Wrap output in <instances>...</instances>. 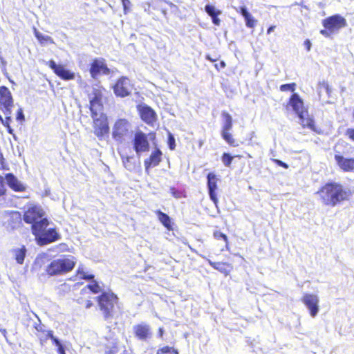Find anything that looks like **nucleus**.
Listing matches in <instances>:
<instances>
[{
    "mask_svg": "<svg viewBox=\"0 0 354 354\" xmlns=\"http://www.w3.org/2000/svg\"><path fill=\"white\" fill-rule=\"evenodd\" d=\"M320 196L322 203L328 206L335 207L349 200L352 195L351 189L339 183L328 181L316 193Z\"/></svg>",
    "mask_w": 354,
    "mask_h": 354,
    "instance_id": "1",
    "label": "nucleus"
},
{
    "mask_svg": "<svg viewBox=\"0 0 354 354\" xmlns=\"http://www.w3.org/2000/svg\"><path fill=\"white\" fill-rule=\"evenodd\" d=\"M286 110L291 109L295 113L299 120L300 124L303 127H306L311 131L320 134L322 130L315 125L313 117L308 114V111L304 107V103L302 98L297 93H293L289 98L286 106Z\"/></svg>",
    "mask_w": 354,
    "mask_h": 354,
    "instance_id": "2",
    "label": "nucleus"
},
{
    "mask_svg": "<svg viewBox=\"0 0 354 354\" xmlns=\"http://www.w3.org/2000/svg\"><path fill=\"white\" fill-rule=\"evenodd\" d=\"M97 305L102 313L103 319L106 323L111 324L117 313L115 305L118 303V297L112 291H102L96 297Z\"/></svg>",
    "mask_w": 354,
    "mask_h": 354,
    "instance_id": "3",
    "label": "nucleus"
},
{
    "mask_svg": "<svg viewBox=\"0 0 354 354\" xmlns=\"http://www.w3.org/2000/svg\"><path fill=\"white\" fill-rule=\"evenodd\" d=\"M76 265V258L72 255H62L50 261L46 266V272L51 277L66 274L73 270Z\"/></svg>",
    "mask_w": 354,
    "mask_h": 354,
    "instance_id": "4",
    "label": "nucleus"
},
{
    "mask_svg": "<svg viewBox=\"0 0 354 354\" xmlns=\"http://www.w3.org/2000/svg\"><path fill=\"white\" fill-rule=\"evenodd\" d=\"M23 219L26 223L31 225L32 232L40 227H44L49 221L46 212L38 205H30L24 212Z\"/></svg>",
    "mask_w": 354,
    "mask_h": 354,
    "instance_id": "5",
    "label": "nucleus"
},
{
    "mask_svg": "<svg viewBox=\"0 0 354 354\" xmlns=\"http://www.w3.org/2000/svg\"><path fill=\"white\" fill-rule=\"evenodd\" d=\"M156 140V133H145L141 130L136 131L131 140V145L138 158L145 153L150 151V141Z\"/></svg>",
    "mask_w": 354,
    "mask_h": 354,
    "instance_id": "6",
    "label": "nucleus"
},
{
    "mask_svg": "<svg viewBox=\"0 0 354 354\" xmlns=\"http://www.w3.org/2000/svg\"><path fill=\"white\" fill-rule=\"evenodd\" d=\"M49 224L48 221L44 227H40L32 232L35 236L36 243L40 246L55 242L62 238L56 228H47Z\"/></svg>",
    "mask_w": 354,
    "mask_h": 354,
    "instance_id": "7",
    "label": "nucleus"
},
{
    "mask_svg": "<svg viewBox=\"0 0 354 354\" xmlns=\"http://www.w3.org/2000/svg\"><path fill=\"white\" fill-rule=\"evenodd\" d=\"M322 24L325 29L322 30L320 32L326 37H330L341 28L346 27L347 22L345 18L340 15H334L324 19L322 21Z\"/></svg>",
    "mask_w": 354,
    "mask_h": 354,
    "instance_id": "8",
    "label": "nucleus"
},
{
    "mask_svg": "<svg viewBox=\"0 0 354 354\" xmlns=\"http://www.w3.org/2000/svg\"><path fill=\"white\" fill-rule=\"evenodd\" d=\"M131 124L127 119H118L112 128L113 139L119 143H122L124 137L129 134Z\"/></svg>",
    "mask_w": 354,
    "mask_h": 354,
    "instance_id": "9",
    "label": "nucleus"
},
{
    "mask_svg": "<svg viewBox=\"0 0 354 354\" xmlns=\"http://www.w3.org/2000/svg\"><path fill=\"white\" fill-rule=\"evenodd\" d=\"M132 332L135 338L140 342H148L153 337L152 328L145 322L134 324Z\"/></svg>",
    "mask_w": 354,
    "mask_h": 354,
    "instance_id": "10",
    "label": "nucleus"
},
{
    "mask_svg": "<svg viewBox=\"0 0 354 354\" xmlns=\"http://www.w3.org/2000/svg\"><path fill=\"white\" fill-rule=\"evenodd\" d=\"M207 188L210 200L214 203L217 212L220 213L218 207V199L217 197L218 180L216 175L214 172H209L207 175Z\"/></svg>",
    "mask_w": 354,
    "mask_h": 354,
    "instance_id": "11",
    "label": "nucleus"
},
{
    "mask_svg": "<svg viewBox=\"0 0 354 354\" xmlns=\"http://www.w3.org/2000/svg\"><path fill=\"white\" fill-rule=\"evenodd\" d=\"M89 72L93 79H96L101 75H109L111 73L106 61L103 58H95L90 64Z\"/></svg>",
    "mask_w": 354,
    "mask_h": 354,
    "instance_id": "12",
    "label": "nucleus"
},
{
    "mask_svg": "<svg viewBox=\"0 0 354 354\" xmlns=\"http://www.w3.org/2000/svg\"><path fill=\"white\" fill-rule=\"evenodd\" d=\"M113 90L117 97H125L130 95L131 85L129 79L126 77H121L113 86Z\"/></svg>",
    "mask_w": 354,
    "mask_h": 354,
    "instance_id": "13",
    "label": "nucleus"
},
{
    "mask_svg": "<svg viewBox=\"0 0 354 354\" xmlns=\"http://www.w3.org/2000/svg\"><path fill=\"white\" fill-rule=\"evenodd\" d=\"M48 66L53 71V72L62 80L69 81L74 80L75 73L71 70L66 68L65 66L57 64L53 59L48 62Z\"/></svg>",
    "mask_w": 354,
    "mask_h": 354,
    "instance_id": "14",
    "label": "nucleus"
},
{
    "mask_svg": "<svg viewBox=\"0 0 354 354\" xmlns=\"http://www.w3.org/2000/svg\"><path fill=\"white\" fill-rule=\"evenodd\" d=\"M301 301L308 309L310 316L312 317H316L319 310V297L315 295L305 293L301 298Z\"/></svg>",
    "mask_w": 354,
    "mask_h": 354,
    "instance_id": "15",
    "label": "nucleus"
},
{
    "mask_svg": "<svg viewBox=\"0 0 354 354\" xmlns=\"http://www.w3.org/2000/svg\"><path fill=\"white\" fill-rule=\"evenodd\" d=\"M140 118L147 124H153L157 120V114L149 105L142 103L137 106Z\"/></svg>",
    "mask_w": 354,
    "mask_h": 354,
    "instance_id": "16",
    "label": "nucleus"
},
{
    "mask_svg": "<svg viewBox=\"0 0 354 354\" xmlns=\"http://www.w3.org/2000/svg\"><path fill=\"white\" fill-rule=\"evenodd\" d=\"M93 128L95 135L100 139L109 133L110 128L107 117L105 114H100L99 120L93 122Z\"/></svg>",
    "mask_w": 354,
    "mask_h": 354,
    "instance_id": "17",
    "label": "nucleus"
},
{
    "mask_svg": "<svg viewBox=\"0 0 354 354\" xmlns=\"http://www.w3.org/2000/svg\"><path fill=\"white\" fill-rule=\"evenodd\" d=\"M162 153L161 150L156 147L151 153L149 157L145 160L144 165L145 172L149 174V170L152 167L158 166L162 161Z\"/></svg>",
    "mask_w": 354,
    "mask_h": 354,
    "instance_id": "18",
    "label": "nucleus"
},
{
    "mask_svg": "<svg viewBox=\"0 0 354 354\" xmlns=\"http://www.w3.org/2000/svg\"><path fill=\"white\" fill-rule=\"evenodd\" d=\"M334 159L344 171L354 172V158H346L341 154H335Z\"/></svg>",
    "mask_w": 354,
    "mask_h": 354,
    "instance_id": "19",
    "label": "nucleus"
},
{
    "mask_svg": "<svg viewBox=\"0 0 354 354\" xmlns=\"http://www.w3.org/2000/svg\"><path fill=\"white\" fill-rule=\"evenodd\" d=\"M4 180H6L8 187L15 192H21L26 189V186L12 173L6 174Z\"/></svg>",
    "mask_w": 354,
    "mask_h": 354,
    "instance_id": "20",
    "label": "nucleus"
},
{
    "mask_svg": "<svg viewBox=\"0 0 354 354\" xmlns=\"http://www.w3.org/2000/svg\"><path fill=\"white\" fill-rule=\"evenodd\" d=\"M106 330L107 332L104 336L105 342H113L119 339L117 335V333H119L117 322H113V320H111V324L107 323L106 326Z\"/></svg>",
    "mask_w": 354,
    "mask_h": 354,
    "instance_id": "21",
    "label": "nucleus"
},
{
    "mask_svg": "<svg viewBox=\"0 0 354 354\" xmlns=\"http://www.w3.org/2000/svg\"><path fill=\"white\" fill-rule=\"evenodd\" d=\"M158 221L160 223L168 230H173V226L174 225L171 218L166 213L162 212L160 209L155 211Z\"/></svg>",
    "mask_w": 354,
    "mask_h": 354,
    "instance_id": "22",
    "label": "nucleus"
},
{
    "mask_svg": "<svg viewBox=\"0 0 354 354\" xmlns=\"http://www.w3.org/2000/svg\"><path fill=\"white\" fill-rule=\"evenodd\" d=\"M12 95L9 88L6 86H0V106L6 104H13Z\"/></svg>",
    "mask_w": 354,
    "mask_h": 354,
    "instance_id": "23",
    "label": "nucleus"
},
{
    "mask_svg": "<svg viewBox=\"0 0 354 354\" xmlns=\"http://www.w3.org/2000/svg\"><path fill=\"white\" fill-rule=\"evenodd\" d=\"M205 10L211 17L213 24L216 26H219L221 21L218 16L221 14V11L216 9L214 6L210 4L205 6Z\"/></svg>",
    "mask_w": 354,
    "mask_h": 354,
    "instance_id": "24",
    "label": "nucleus"
},
{
    "mask_svg": "<svg viewBox=\"0 0 354 354\" xmlns=\"http://www.w3.org/2000/svg\"><path fill=\"white\" fill-rule=\"evenodd\" d=\"M222 127L221 131H231L233 127L232 115L225 111H222Z\"/></svg>",
    "mask_w": 354,
    "mask_h": 354,
    "instance_id": "25",
    "label": "nucleus"
},
{
    "mask_svg": "<svg viewBox=\"0 0 354 354\" xmlns=\"http://www.w3.org/2000/svg\"><path fill=\"white\" fill-rule=\"evenodd\" d=\"M104 354H118L120 350V341L107 342L104 344Z\"/></svg>",
    "mask_w": 354,
    "mask_h": 354,
    "instance_id": "26",
    "label": "nucleus"
},
{
    "mask_svg": "<svg viewBox=\"0 0 354 354\" xmlns=\"http://www.w3.org/2000/svg\"><path fill=\"white\" fill-rule=\"evenodd\" d=\"M239 9V12L244 17L247 27L250 28H254L256 26L257 20L254 19L245 7L243 6Z\"/></svg>",
    "mask_w": 354,
    "mask_h": 354,
    "instance_id": "27",
    "label": "nucleus"
},
{
    "mask_svg": "<svg viewBox=\"0 0 354 354\" xmlns=\"http://www.w3.org/2000/svg\"><path fill=\"white\" fill-rule=\"evenodd\" d=\"M12 252L17 263L18 264H23L27 253L26 247L23 245L21 248H13Z\"/></svg>",
    "mask_w": 354,
    "mask_h": 354,
    "instance_id": "28",
    "label": "nucleus"
},
{
    "mask_svg": "<svg viewBox=\"0 0 354 354\" xmlns=\"http://www.w3.org/2000/svg\"><path fill=\"white\" fill-rule=\"evenodd\" d=\"M231 131H221L222 139L230 147H236L239 146L240 142L234 138Z\"/></svg>",
    "mask_w": 354,
    "mask_h": 354,
    "instance_id": "29",
    "label": "nucleus"
},
{
    "mask_svg": "<svg viewBox=\"0 0 354 354\" xmlns=\"http://www.w3.org/2000/svg\"><path fill=\"white\" fill-rule=\"evenodd\" d=\"M124 167L129 171H134L136 167V162L134 156H121Z\"/></svg>",
    "mask_w": 354,
    "mask_h": 354,
    "instance_id": "30",
    "label": "nucleus"
},
{
    "mask_svg": "<svg viewBox=\"0 0 354 354\" xmlns=\"http://www.w3.org/2000/svg\"><path fill=\"white\" fill-rule=\"evenodd\" d=\"M332 89L327 82L323 81L319 82L317 86V93L319 98L324 96V94L330 97Z\"/></svg>",
    "mask_w": 354,
    "mask_h": 354,
    "instance_id": "31",
    "label": "nucleus"
},
{
    "mask_svg": "<svg viewBox=\"0 0 354 354\" xmlns=\"http://www.w3.org/2000/svg\"><path fill=\"white\" fill-rule=\"evenodd\" d=\"M43 334H44L43 335H39L38 336L40 344L41 346L45 345V344L47 342L48 339H50L51 342H52V344H53L54 338H57V337L54 335V332L52 330H47Z\"/></svg>",
    "mask_w": 354,
    "mask_h": 354,
    "instance_id": "32",
    "label": "nucleus"
},
{
    "mask_svg": "<svg viewBox=\"0 0 354 354\" xmlns=\"http://www.w3.org/2000/svg\"><path fill=\"white\" fill-rule=\"evenodd\" d=\"M86 288L88 289L89 291L93 294H97L100 292L101 294L102 292L103 291L102 290L101 286L99 284V282L96 280L90 282L88 284H87L86 286L82 290V292L84 291Z\"/></svg>",
    "mask_w": 354,
    "mask_h": 354,
    "instance_id": "33",
    "label": "nucleus"
},
{
    "mask_svg": "<svg viewBox=\"0 0 354 354\" xmlns=\"http://www.w3.org/2000/svg\"><path fill=\"white\" fill-rule=\"evenodd\" d=\"M53 345L56 347L58 354H66V344L59 337L54 338Z\"/></svg>",
    "mask_w": 354,
    "mask_h": 354,
    "instance_id": "34",
    "label": "nucleus"
},
{
    "mask_svg": "<svg viewBox=\"0 0 354 354\" xmlns=\"http://www.w3.org/2000/svg\"><path fill=\"white\" fill-rule=\"evenodd\" d=\"M236 156H232L230 153L229 152H223L221 157V160L223 162V164L227 167H230L232 165V162L234 160V158H235Z\"/></svg>",
    "mask_w": 354,
    "mask_h": 354,
    "instance_id": "35",
    "label": "nucleus"
},
{
    "mask_svg": "<svg viewBox=\"0 0 354 354\" xmlns=\"http://www.w3.org/2000/svg\"><path fill=\"white\" fill-rule=\"evenodd\" d=\"M102 95L100 93L95 91L94 96L90 99V106L95 107V106H102Z\"/></svg>",
    "mask_w": 354,
    "mask_h": 354,
    "instance_id": "36",
    "label": "nucleus"
},
{
    "mask_svg": "<svg viewBox=\"0 0 354 354\" xmlns=\"http://www.w3.org/2000/svg\"><path fill=\"white\" fill-rule=\"evenodd\" d=\"M214 237L218 240H223L225 243V247L228 250V238L227 236L219 230H216L213 234Z\"/></svg>",
    "mask_w": 354,
    "mask_h": 354,
    "instance_id": "37",
    "label": "nucleus"
},
{
    "mask_svg": "<svg viewBox=\"0 0 354 354\" xmlns=\"http://www.w3.org/2000/svg\"><path fill=\"white\" fill-rule=\"evenodd\" d=\"M169 192L176 198H180L186 197L185 192L183 190L178 189L174 187L169 188Z\"/></svg>",
    "mask_w": 354,
    "mask_h": 354,
    "instance_id": "38",
    "label": "nucleus"
},
{
    "mask_svg": "<svg viewBox=\"0 0 354 354\" xmlns=\"http://www.w3.org/2000/svg\"><path fill=\"white\" fill-rule=\"evenodd\" d=\"M167 145L170 150H174L176 146L174 135L169 131L167 133Z\"/></svg>",
    "mask_w": 354,
    "mask_h": 354,
    "instance_id": "39",
    "label": "nucleus"
},
{
    "mask_svg": "<svg viewBox=\"0 0 354 354\" xmlns=\"http://www.w3.org/2000/svg\"><path fill=\"white\" fill-rule=\"evenodd\" d=\"M35 34L39 42L42 43L43 41H46V43H53V41L48 36L43 35L39 32L37 31L36 29H35Z\"/></svg>",
    "mask_w": 354,
    "mask_h": 354,
    "instance_id": "40",
    "label": "nucleus"
},
{
    "mask_svg": "<svg viewBox=\"0 0 354 354\" xmlns=\"http://www.w3.org/2000/svg\"><path fill=\"white\" fill-rule=\"evenodd\" d=\"M34 315L37 318L38 321H39V323H35L33 324V327L34 328L38 331V332H41L42 333H44L47 330H45V326L44 324H41V319L40 318L37 316V314H35V313H33Z\"/></svg>",
    "mask_w": 354,
    "mask_h": 354,
    "instance_id": "41",
    "label": "nucleus"
},
{
    "mask_svg": "<svg viewBox=\"0 0 354 354\" xmlns=\"http://www.w3.org/2000/svg\"><path fill=\"white\" fill-rule=\"evenodd\" d=\"M296 88V84L295 83H288V84H283L280 86V90L281 91H291L295 93V90Z\"/></svg>",
    "mask_w": 354,
    "mask_h": 354,
    "instance_id": "42",
    "label": "nucleus"
},
{
    "mask_svg": "<svg viewBox=\"0 0 354 354\" xmlns=\"http://www.w3.org/2000/svg\"><path fill=\"white\" fill-rule=\"evenodd\" d=\"M227 264L222 262H217V263H214V269L221 272L223 274H227V270L226 268Z\"/></svg>",
    "mask_w": 354,
    "mask_h": 354,
    "instance_id": "43",
    "label": "nucleus"
},
{
    "mask_svg": "<svg viewBox=\"0 0 354 354\" xmlns=\"http://www.w3.org/2000/svg\"><path fill=\"white\" fill-rule=\"evenodd\" d=\"M13 104H6L2 105L0 106L1 111L5 114L6 116H11L12 114V107Z\"/></svg>",
    "mask_w": 354,
    "mask_h": 354,
    "instance_id": "44",
    "label": "nucleus"
},
{
    "mask_svg": "<svg viewBox=\"0 0 354 354\" xmlns=\"http://www.w3.org/2000/svg\"><path fill=\"white\" fill-rule=\"evenodd\" d=\"M16 120H17V121H18L20 123H22L23 122L25 121V115L24 113V110L21 107L17 111Z\"/></svg>",
    "mask_w": 354,
    "mask_h": 354,
    "instance_id": "45",
    "label": "nucleus"
},
{
    "mask_svg": "<svg viewBox=\"0 0 354 354\" xmlns=\"http://www.w3.org/2000/svg\"><path fill=\"white\" fill-rule=\"evenodd\" d=\"M6 194V187L5 185L4 178L0 175V197L5 196Z\"/></svg>",
    "mask_w": 354,
    "mask_h": 354,
    "instance_id": "46",
    "label": "nucleus"
},
{
    "mask_svg": "<svg viewBox=\"0 0 354 354\" xmlns=\"http://www.w3.org/2000/svg\"><path fill=\"white\" fill-rule=\"evenodd\" d=\"M171 349H172V347H170L169 346H164L162 348H160L157 351L156 354H160V353H162V354H171Z\"/></svg>",
    "mask_w": 354,
    "mask_h": 354,
    "instance_id": "47",
    "label": "nucleus"
},
{
    "mask_svg": "<svg viewBox=\"0 0 354 354\" xmlns=\"http://www.w3.org/2000/svg\"><path fill=\"white\" fill-rule=\"evenodd\" d=\"M344 135L348 137V138L354 142V128H348Z\"/></svg>",
    "mask_w": 354,
    "mask_h": 354,
    "instance_id": "48",
    "label": "nucleus"
},
{
    "mask_svg": "<svg viewBox=\"0 0 354 354\" xmlns=\"http://www.w3.org/2000/svg\"><path fill=\"white\" fill-rule=\"evenodd\" d=\"M80 279H84L86 281H88L89 282H91L93 281H95V275L93 274H88L87 272H85L83 276L80 277Z\"/></svg>",
    "mask_w": 354,
    "mask_h": 354,
    "instance_id": "49",
    "label": "nucleus"
},
{
    "mask_svg": "<svg viewBox=\"0 0 354 354\" xmlns=\"http://www.w3.org/2000/svg\"><path fill=\"white\" fill-rule=\"evenodd\" d=\"M272 161L274 164H276L277 166L281 167L284 169H288L289 167L288 165L286 162H285L279 159L273 158V159H272Z\"/></svg>",
    "mask_w": 354,
    "mask_h": 354,
    "instance_id": "50",
    "label": "nucleus"
},
{
    "mask_svg": "<svg viewBox=\"0 0 354 354\" xmlns=\"http://www.w3.org/2000/svg\"><path fill=\"white\" fill-rule=\"evenodd\" d=\"M91 115V118L93 120V122H96V120H99L97 111L95 107L90 106Z\"/></svg>",
    "mask_w": 354,
    "mask_h": 354,
    "instance_id": "51",
    "label": "nucleus"
},
{
    "mask_svg": "<svg viewBox=\"0 0 354 354\" xmlns=\"http://www.w3.org/2000/svg\"><path fill=\"white\" fill-rule=\"evenodd\" d=\"M12 120V117L8 115V116H6L5 119L3 118V122H1L4 127H6V126L10 125Z\"/></svg>",
    "mask_w": 354,
    "mask_h": 354,
    "instance_id": "52",
    "label": "nucleus"
},
{
    "mask_svg": "<svg viewBox=\"0 0 354 354\" xmlns=\"http://www.w3.org/2000/svg\"><path fill=\"white\" fill-rule=\"evenodd\" d=\"M123 6L124 11L126 13L131 6V1L129 0H121Z\"/></svg>",
    "mask_w": 354,
    "mask_h": 354,
    "instance_id": "53",
    "label": "nucleus"
},
{
    "mask_svg": "<svg viewBox=\"0 0 354 354\" xmlns=\"http://www.w3.org/2000/svg\"><path fill=\"white\" fill-rule=\"evenodd\" d=\"M76 272H77V275H80V276H83V275H84V274H85V272H86L84 271V266H83V265H80V266H78L77 270V271H76Z\"/></svg>",
    "mask_w": 354,
    "mask_h": 354,
    "instance_id": "54",
    "label": "nucleus"
},
{
    "mask_svg": "<svg viewBox=\"0 0 354 354\" xmlns=\"http://www.w3.org/2000/svg\"><path fill=\"white\" fill-rule=\"evenodd\" d=\"M164 333H165V329L163 327H160L158 328V334H157V337L158 338H160V339H163V335H164Z\"/></svg>",
    "mask_w": 354,
    "mask_h": 354,
    "instance_id": "55",
    "label": "nucleus"
},
{
    "mask_svg": "<svg viewBox=\"0 0 354 354\" xmlns=\"http://www.w3.org/2000/svg\"><path fill=\"white\" fill-rule=\"evenodd\" d=\"M93 306V303L91 300H86L85 308L86 309L91 308Z\"/></svg>",
    "mask_w": 354,
    "mask_h": 354,
    "instance_id": "56",
    "label": "nucleus"
},
{
    "mask_svg": "<svg viewBox=\"0 0 354 354\" xmlns=\"http://www.w3.org/2000/svg\"><path fill=\"white\" fill-rule=\"evenodd\" d=\"M6 127L7 128V131L9 134L14 135V129L10 127V125L6 126Z\"/></svg>",
    "mask_w": 354,
    "mask_h": 354,
    "instance_id": "57",
    "label": "nucleus"
},
{
    "mask_svg": "<svg viewBox=\"0 0 354 354\" xmlns=\"http://www.w3.org/2000/svg\"><path fill=\"white\" fill-rule=\"evenodd\" d=\"M0 332L1 333V334L3 335V337L6 338V341L8 342V339H7V336H6V334H7V331L5 328H0Z\"/></svg>",
    "mask_w": 354,
    "mask_h": 354,
    "instance_id": "58",
    "label": "nucleus"
},
{
    "mask_svg": "<svg viewBox=\"0 0 354 354\" xmlns=\"http://www.w3.org/2000/svg\"><path fill=\"white\" fill-rule=\"evenodd\" d=\"M205 57L207 60H209L210 62H214L217 59V58H212L209 54H207L205 55Z\"/></svg>",
    "mask_w": 354,
    "mask_h": 354,
    "instance_id": "59",
    "label": "nucleus"
},
{
    "mask_svg": "<svg viewBox=\"0 0 354 354\" xmlns=\"http://www.w3.org/2000/svg\"><path fill=\"white\" fill-rule=\"evenodd\" d=\"M276 26H271L268 29V34H270V32H273L274 30L275 29Z\"/></svg>",
    "mask_w": 354,
    "mask_h": 354,
    "instance_id": "60",
    "label": "nucleus"
},
{
    "mask_svg": "<svg viewBox=\"0 0 354 354\" xmlns=\"http://www.w3.org/2000/svg\"><path fill=\"white\" fill-rule=\"evenodd\" d=\"M171 353H172L174 354H179V352H178V349H176V348H175L174 347H172Z\"/></svg>",
    "mask_w": 354,
    "mask_h": 354,
    "instance_id": "61",
    "label": "nucleus"
},
{
    "mask_svg": "<svg viewBox=\"0 0 354 354\" xmlns=\"http://www.w3.org/2000/svg\"><path fill=\"white\" fill-rule=\"evenodd\" d=\"M220 66H221V68H224L226 66V64L224 61H221L220 62Z\"/></svg>",
    "mask_w": 354,
    "mask_h": 354,
    "instance_id": "62",
    "label": "nucleus"
},
{
    "mask_svg": "<svg viewBox=\"0 0 354 354\" xmlns=\"http://www.w3.org/2000/svg\"><path fill=\"white\" fill-rule=\"evenodd\" d=\"M166 3L169 4L171 8H176V6L170 1H166Z\"/></svg>",
    "mask_w": 354,
    "mask_h": 354,
    "instance_id": "63",
    "label": "nucleus"
},
{
    "mask_svg": "<svg viewBox=\"0 0 354 354\" xmlns=\"http://www.w3.org/2000/svg\"><path fill=\"white\" fill-rule=\"evenodd\" d=\"M166 3L169 4L171 8H176V6L170 1H166Z\"/></svg>",
    "mask_w": 354,
    "mask_h": 354,
    "instance_id": "64",
    "label": "nucleus"
}]
</instances>
